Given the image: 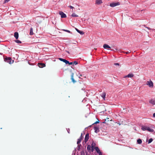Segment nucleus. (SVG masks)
I'll list each match as a JSON object with an SVG mask.
<instances>
[{"mask_svg":"<svg viewBox=\"0 0 155 155\" xmlns=\"http://www.w3.org/2000/svg\"><path fill=\"white\" fill-rule=\"evenodd\" d=\"M4 61L6 62L9 63V64H12L13 63V60H12L11 58H6L4 59Z\"/></svg>","mask_w":155,"mask_h":155,"instance_id":"nucleus-1","label":"nucleus"},{"mask_svg":"<svg viewBox=\"0 0 155 155\" xmlns=\"http://www.w3.org/2000/svg\"><path fill=\"white\" fill-rule=\"evenodd\" d=\"M120 3L119 2H117L116 3H111L110 4V6L111 7H114L116 6L120 5Z\"/></svg>","mask_w":155,"mask_h":155,"instance_id":"nucleus-2","label":"nucleus"},{"mask_svg":"<svg viewBox=\"0 0 155 155\" xmlns=\"http://www.w3.org/2000/svg\"><path fill=\"white\" fill-rule=\"evenodd\" d=\"M147 84L150 87H153V82L151 80L147 81Z\"/></svg>","mask_w":155,"mask_h":155,"instance_id":"nucleus-3","label":"nucleus"},{"mask_svg":"<svg viewBox=\"0 0 155 155\" xmlns=\"http://www.w3.org/2000/svg\"><path fill=\"white\" fill-rule=\"evenodd\" d=\"M59 14L61 15V18H62L67 17L66 15L62 11H60L59 12Z\"/></svg>","mask_w":155,"mask_h":155,"instance_id":"nucleus-4","label":"nucleus"},{"mask_svg":"<svg viewBox=\"0 0 155 155\" xmlns=\"http://www.w3.org/2000/svg\"><path fill=\"white\" fill-rule=\"evenodd\" d=\"M95 149L96 152L98 153L99 155H102V153L101 151L99 149V148L97 147H95Z\"/></svg>","mask_w":155,"mask_h":155,"instance_id":"nucleus-5","label":"nucleus"},{"mask_svg":"<svg viewBox=\"0 0 155 155\" xmlns=\"http://www.w3.org/2000/svg\"><path fill=\"white\" fill-rule=\"evenodd\" d=\"M38 67L40 68H43L45 67V64L44 63H40L38 64Z\"/></svg>","mask_w":155,"mask_h":155,"instance_id":"nucleus-6","label":"nucleus"},{"mask_svg":"<svg viewBox=\"0 0 155 155\" xmlns=\"http://www.w3.org/2000/svg\"><path fill=\"white\" fill-rule=\"evenodd\" d=\"M89 134L88 133L85 136L84 139V142L86 143L89 139Z\"/></svg>","mask_w":155,"mask_h":155,"instance_id":"nucleus-7","label":"nucleus"},{"mask_svg":"<svg viewBox=\"0 0 155 155\" xmlns=\"http://www.w3.org/2000/svg\"><path fill=\"white\" fill-rule=\"evenodd\" d=\"M94 130L95 132L96 133H97L100 131L99 128L97 126L94 127Z\"/></svg>","mask_w":155,"mask_h":155,"instance_id":"nucleus-8","label":"nucleus"},{"mask_svg":"<svg viewBox=\"0 0 155 155\" xmlns=\"http://www.w3.org/2000/svg\"><path fill=\"white\" fill-rule=\"evenodd\" d=\"M103 2L101 0H96L95 2V4L99 5H101L102 3Z\"/></svg>","mask_w":155,"mask_h":155,"instance_id":"nucleus-9","label":"nucleus"},{"mask_svg":"<svg viewBox=\"0 0 155 155\" xmlns=\"http://www.w3.org/2000/svg\"><path fill=\"white\" fill-rule=\"evenodd\" d=\"M75 29L76 30V31L81 35H83L84 34V33L83 31H80L76 28H75Z\"/></svg>","mask_w":155,"mask_h":155,"instance_id":"nucleus-10","label":"nucleus"},{"mask_svg":"<svg viewBox=\"0 0 155 155\" xmlns=\"http://www.w3.org/2000/svg\"><path fill=\"white\" fill-rule=\"evenodd\" d=\"M71 79L72 80V82L74 83H75L76 82V81L74 80V74L73 73H72L71 75Z\"/></svg>","mask_w":155,"mask_h":155,"instance_id":"nucleus-11","label":"nucleus"},{"mask_svg":"<svg viewBox=\"0 0 155 155\" xmlns=\"http://www.w3.org/2000/svg\"><path fill=\"white\" fill-rule=\"evenodd\" d=\"M103 47L104 48H111V47L109 46L108 45L106 44H104L103 45Z\"/></svg>","mask_w":155,"mask_h":155,"instance_id":"nucleus-12","label":"nucleus"},{"mask_svg":"<svg viewBox=\"0 0 155 155\" xmlns=\"http://www.w3.org/2000/svg\"><path fill=\"white\" fill-rule=\"evenodd\" d=\"M134 75L132 74H129L127 75L126 76L125 78H132L134 76Z\"/></svg>","mask_w":155,"mask_h":155,"instance_id":"nucleus-13","label":"nucleus"},{"mask_svg":"<svg viewBox=\"0 0 155 155\" xmlns=\"http://www.w3.org/2000/svg\"><path fill=\"white\" fill-rule=\"evenodd\" d=\"M15 37L17 39L18 38V32H15L14 35Z\"/></svg>","mask_w":155,"mask_h":155,"instance_id":"nucleus-14","label":"nucleus"},{"mask_svg":"<svg viewBox=\"0 0 155 155\" xmlns=\"http://www.w3.org/2000/svg\"><path fill=\"white\" fill-rule=\"evenodd\" d=\"M150 103L152 105H155V100L154 99H151L149 101Z\"/></svg>","mask_w":155,"mask_h":155,"instance_id":"nucleus-15","label":"nucleus"},{"mask_svg":"<svg viewBox=\"0 0 155 155\" xmlns=\"http://www.w3.org/2000/svg\"><path fill=\"white\" fill-rule=\"evenodd\" d=\"M33 34L34 33L33 32V29L32 28H31L30 30V35H33Z\"/></svg>","mask_w":155,"mask_h":155,"instance_id":"nucleus-16","label":"nucleus"},{"mask_svg":"<svg viewBox=\"0 0 155 155\" xmlns=\"http://www.w3.org/2000/svg\"><path fill=\"white\" fill-rule=\"evenodd\" d=\"M106 96V93L104 92H103L101 95V96L105 100V98Z\"/></svg>","mask_w":155,"mask_h":155,"instance_id":"nucleus-17","label":"nucleus"},{"mask_svg":"<svg viewBox=\"0 0 155 155\" xmlns=\"http://www.w3.org/2000/svg\"><path fill=\"white\" fill-rule=\"evenodd\" d=\"M148 127L147 126H143L142 129L143 130H147Z\"/></svg>","mask_w":155,"mask_h":155,"instance_id":"nucleus-18","label":"nucleus"},{"mask_svg":"<svg viewBox=\"0 0 155 155\" xmlns=\"http://www.w3.org/2000/svg\"><path fill=\"white\" fill-rule=\"evenodd\" d=\"M147 130L148 131H149L150 132H153L154 131V130L152 129H151L149 127H148V128L147 129Z\"/></svg>","mask_w":155,"mask_h":155,"instance_id":"nucleus-19","label":"nucleus"},{"mask_svg":"<svg viewBox=\"0 0 155 155\" xmlns=\"http://www.w3.org/2000/svg\"><path fill=\"white\" fill-rule=\"evenodd\" d=\"M82 139V138H80L78 140V141L77 142V143L78 144L79 143H80L81 141V140Z\"/></svg>","mask_w":155,"mask_h":155,"instance_id":"nucleus-20","label":"nucleus"},{"mask_svg":"<svg viewBox=\"0 0 155 155\" xmlns=\"http://www.w3.org/2000/svg\"><path fill=\"white\" fill-rule=\"evenodd\" d=\"M61 30L64 31H66V32H68L69 33H71V34H72V33L70 31L68 30L63 29H62Z\"/></svg>","mask_w":155,"mask_h":155,"instance_id":"nucleus-21","label":"nucleus"},{"mask_svg":"<svg viewBox=\"0 0 155 155\" xmlns=\"http://www.w3.org/2000/svg\"><path fill=\"white\" fill-rule=\"evenodd\" d=\"M142 141L141 139H138L137 140V143L139 144H140L142 143Z\"/></svg>","mask_w":155,"mask_h":155,"instance_id":"nucleus-22","label":"nucleus"},{"mask_svg":"<svg viewBox=\"0 0 155 155\" xmlns=\"http://www.w3.org/2000/svg\"><path fill=\"white\" fill-rule=\"evenodd\" d=\"M65 51L67 52L68 54H72L74 53V52H72L71 51H67L66 50H65Z\"/></svg>","mask_w":155,"mask_h":155,"instance_id":"nucleus-23","label":"nucleus"},{"mask_svg":"<svg viewBox=\"0 0 155 155\" xmlns=\"http://www.w3.org/2000/svg\"><path fill=\"white\" fill-rule=\"evenodd\" d=\"M71 16L72 17H78V15L75 14V13H74L72 14Z\"/></svg>","mask_w":155,"mask_h":155,"instance_id":"nucleus-24","label":"nucleus"},{"mask_svg":"<svg viewBox=\"0 0 155 155\" xmlns=\"http://www.w3.org/2000/svg\"><path fill=\"white\" fill-rule=\"evenodd\" d=\"M59 60H60L61 61H62L64 63V61H65L66 60L65 59H62V58H59Z\"/></svg>","mask_w":155,"mask_h":155,"instance_id":"nucleus-25","label":"nucleus"},{"mask_svg":"<svg viewBox=\"0 0 155 155\" xmlns=\"http://www.w3.org/2000/svg\"><path fill=\"white\" fill-rule=\"evenodd\" d=\"M15 42H16L17 43H18V44L21 43V41L19 40H15Z\"/></svg>","mask_w":155,"mask_h":155,"instance_id":"nucleus-26","label":"nucleus"},{"mask_svg":"<svg viewBox=\"0 0 155 155\" xmlns=\"http://www.w3.org/2000/svg\"><path fill=\"white\" fill-rule=\"evenodd\" d=\"M153 140L152 138H150L148 141V143H150Z\"/></svg>","mask_w":155,"mask_h":155,"instance_id":"nucleus-27","label":"nucleus"},{"mask_svg":"<svg viewBox=\"0 0 155 155\" xmlns=\"http://www.w3.org/2000/svg\"><path fill=\"white\" fill-rule=\"evenodd\" d=\"M90 148H91V146L90 145H88L87 146V149L88 150H90Z\"/></svg>","mask_w":155,"mask_h":155,"instance_id":"nucleus-28","label":"nucleus"},{"mask_svg":"<svg viewBox=\"0 0 155 155\" xmlns=\"http://www.w3.org/2000/svg\"><path fill=\"white\" fill-rule=\"evenodd\" d=\"M99 120H98V121H96V122H94V123H93L92 124H97L99 123Z\"/></svg>","mask_w":155,"mask_h":155,"instance_id":"nucleus-29","label":"nucleus"},{"mask_svg":"<svg viewBox=\"0 0 155 155\" xmlns=\"http://www.w3.org/2000/svg\"><path fill=\"white\" fill-rule=\"evenodd\" d=\"M64 63L66 64H68V63H69V61L66 60L65 61H64Z\"/></svg>","mask_w":155,"mask_h":155,"instance_id":"nucleus-30","label":"nucleus"},{"mask_svg":"<svg viewBox=\"0 0 155 155\" xmlns=\"http://www.w3.org/2000/svg\"><path fill=\"white\" fill-rule=\"evenodd\" d=\"M123 52H124L125 53H126V54H128L130 53V50L129 51H126V52H124L123 51Z\"/></svg>","mask_w":155,"mask_h":155,"instance_id":"nucleus-31","label":"nucleus"},{"mask_svg":"<svg viewBox=\"0 0 155 155\" xmlns=\"http://www.w3.org/2000/svg\"><path fill=\"white\" fill-rule=\"evenodd\" d=\"M10 0H5L4 3H6L8 2Z\"/></svg>","mask_w":155,"mask_h":155,"instance_id":"nucleus-32","label":"nucleus"},{"mask_svg":"<svg viewBox=\"0 0 155 155\" xmlns=\"http://www.w3.org/2000/svg\"><path fill=\"white\" fill-rule=\"evenodd\" d=\"M78 64V62L76 61H74V62H73V64H74L75 65H76V64Z\"/></svg>","mask_w":155,"mask_h":155,"instance_id":"nucleus-33","label":"nucleus"},{"mask_svg":"<svg viewBox=\"0 0 155 155\" xmlns=\"http://www.w3.org/2000/svg\"><path fill=\"white\" fill-rule=\"evenodd\" d=\"M68 7H69L71 9H73V8H74L73 7L71 6V5H69Z\"/></svg>","mask_w":155,"mask_h":155,"instance_id":"nucleus-34","label":"nucleus"},{"mask_svg":"<svg viewBox=\"0 0 155 155\" xmlns=\"http://www.w3.org/2000/svg\"><path fill=\"white\" fill-rule=\"evenodd\" d=\"M68 64L69 65H71V64H73V62H69V63H68Z\"/></svg>","mask_w":155,"mask_h":155,"instance_id":"nucleus-35","label":"nucleus"},{"mask_svg":"<svg viewBox=\"0 0 155 155\" xmlns=\"http://www.w3.org/2000/svg\"><path fill=\"white\" fill-rule=\"evenodd\" d=\"M114 64L116 65H119V63H114Z\"/></svg>","mask_w":155,"mask_h":155,"instance_id":"nucleus-36","label":"nucleus"},{"mask_svg":"<svg viewBox=\"0 0 155 155\" xmlns=\"http://www.w3.org/2000/svg\"><path fill=\"white\" fill-rule=\"evenodd\" d=\"M153 117H155V113L153 114Z\"/></svg>","mask_w":155,"mask_h":155,"instance_id":"nucleus-37","label":"nucleus"},{"mask_svg":"<svg viewBox=\"0 0 155 155\" xmlns=\"http://www.w3.org/2000/svg\"><path fill=\"white\" fill-rule=\"evenodd\" d=\"M82 134H81V136L80 137V138H82Z\"/></svg>","mask_w":155,"mask_h":155,"instance_id":"nucleus-38","label":"nucleus"},{"mask_svg":"<svg viewBox=\"0 0 155 155\" xmlns=\"http://www.w3.org/2000/svg\"><path fill=\"white\" fill-rule=\"evenodd\" d=\"M46 48V49H47V48Z\"/></svg>","mask_w":155,"mask_h":155,"instance_id":"nucleus-39","label":"nucleus"},{"mask_svg":"<svg viewBox=\"0 0 155 155\" xmlns=\"http://www.w3.org/2000/svg\"><path fill=\"white\" fill-rule=\"evenodd\" d=\"M107 120H108V119H109V118H107Z\"/></svg>","mask_w":155,"mask_h":155,"instance_id":"nucleus-40","label":"nucleus"},{"mask_svg":"<svg viewBox=\"0 0 155 155\" xmlns=\"http://www.w3.org/2000/svg\"><path fill=\"white\" fill-rule=\"evenodd\" d=\"M107 120H108V119H109V118H107Z\"/></svg>","mask_w":155,"mask_h":155,"instance_id":"nucleus-41","label":"nucleus"}]
</instances>
